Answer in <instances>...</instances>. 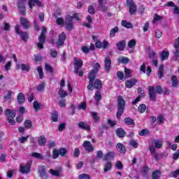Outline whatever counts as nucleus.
<instances>
[{
	"label": "nucleus",
	"mask_w": 179,
	"mask_h": 179,
	"mask_svg": "<svg viewBox=\"0 0 179 179\" xmlns=\"http://www.w3.org/2000/svg\"><path fill=\"white\" fill-rule=\"evenodd\" d=\"M171 80L172 83V87H173L174 89H177V87H178L179 86L178 78H177L176 76H172Z\"/></svg>",
	"instance_id": "18"
},
{
	"label": "nucleus",
	"mask_w": 179,
	"mask_h": 179,
	"mask_svg": "<svg viewBox=\"0 0 179 179\" xmlns=\"http://www.w3.org/2000/svg\"><path fill=\"white\" fill-rule=\"evenodd\" d=\"M124 124H126V125H134V124H135L134 119H131L130 117L124 118Z\"/></svg>",
	"instance_id": "36"
},
{
	"label": "nucleus",
	"mask_w": 179,
	"mask_h": 179,
	"mask_svg": "<svg viewBox=\"0 0 179 179\" xmlns=\"http://www.w3.org/2000/svg\"><path fill=\"white\" fill-rule=\"evenodd\" d=\"M57 55H58V52L55 50L51 49L50 57H52V58H57Z\"/></svg>",
	"instance_id": "57"
},
{
	"label": "nucleus",
	"mask_w": 179,
	"mask_h": 179,
	"mask_svg": "<svg viewBox=\"0 0 179 179\" xmlns=\"http://www.w3.org/2000/svg\"><path fill=\"white\" fill-rule=\"evenodd\" d=\"M137 83H138V80H136V79L127 80L125 82V85H126V87H127L128 89H131V87H132L133 86H135V85H136Z\"/></svg>",
	"instance_id": "20"
},
{
	"label": "nucleus",
	"mask_w": 179,
	"mask_h": 179,
	"mask_svg": "<svg viewBox=\"0 0 179 179\" xmlns=\"http://www.w3.org/2000/svg\"><path fill=\"white\" fill-rule=\"evenodd\" d=\"M116 148L118 152H120V153H125V152H127V149L125 148V146L123 145V144L121 143H117L116 145Z\"/></svg>",
	"instance_id": "25"
},
{
	"label": "nucleus",
	"mask_w": 179,
	"mask_h": 179,
	"mask_svg": "<svg viewBox=\"0 0 179 179\" xmlns=\"http://www.w3.org/2000/svg\"><path fill=\"white\" fill-rule=\"evenodd\" d=\"M169 52H166V51L162 52L161 54V60L164 61L166 58H169Z\"/></svg>",
	"instance_id": "45"
},
{
	"label": "nucleus",
	"mask_w": 179,
	"mask_h": 179,
	"mask_svg": "<svg viewBox=\"0 0 179 179\" xmlns=\"http://www.w3.org/2000/svg\"><path fill=\"white\" fill-rule=\"evenodd\" d=\"M115 134L118 138H124L126 135V132L124 130H123L122 128H118L115 131Z\"/></svg>",
	"instance_id": "21"
},
{
	"label": "nucleus",
	"mask_w": 179,
	"mask_h": 179,
	"mask_svg": "<svg viewBox=\"0 0 179 179\" xmlns=\"http://www.w3.org/2000/svg\"><path fill=\"white\" fill-rule=\"evenodd\" d=\"M88 13L90 15H94L96 13V8H94V6H88Z\"/></svg>",
	"instance_id": "47"
},
{
	"label": "nucleus",
	"mask_w": 179,
	"mask_h": 179,
	"mask_svg": "<svg viewBox=\"0 0 179 179\" xmlns=\"http://www.w3.org/2000/svg\"><path fill=\"white\" fill-rule=\"evenodd\" d=\"M31 157H34V159H38V160H44V157L43 155L38 152H32L31 154Z\"/></svg>",
	"instance_id": "28"
},
{
	"label": "nucleus",
	"mask_w": 179,
	"mask_h": 179,
	"mask_svg": "<svg viewBox=\"0 0 179 179\" xmlns=\"http://www.w3.org/2000/svg\"><path fill=\"white\" fill-rule=\"evenodd\" d=\"M148 134H149V130H148L146 129L141 130V131L140 133H138L140 136H145V135H148Z\"/></svg>",
	"instance_id": "60"
},
{
	"label": "nucleus",
	"mask_w": 179,
	"mask_h": 179,
	"mask_svg": "<svg viewBox=\"0 0 179 179\" xmlns=\"http://www.w3.org/2000/svg\"><path fill=\"white\" fill-rule=\"evenodd\" d=\"M38 173L41 179L48 178V174H47V171L45 170V166H41L38 167Z\"/></svg>",
	"instance_id": "6"
},
{
	"label": "nucleus",
	"mask_w": 179,
	"mask_h": 179,
	"mask_svg": "<svg viewBox=\"0 0 179 179\" xmlns=\"http://www.w3.org/2000/svg\"><path fill=\"white\" fill-rule=\"evenodd\" d=\"M66 149H65V148H60L59 150V155H60V156H65V155H66Z\"/></svg>",
	"instance_id": "62"
},
{
	"label": "nucleus",
	"mask_w": 179,
	"mask_h": 179,
	"mask_svg": "<svg viewBox=\"0 0 179 179\" xmlns=\"http://www.w3.org/2000/svg\"><path fill=\"white\" fill-rule=\"evenodd\" d=\"M79 179H90V176L88 174L83 173L79 176Z\"/></svg>",
	"instance_id": "64"
},
{
	"label": "nucleus",
	"mask_w": 179,
	"mask_h": 179,
	"mask_svg": "<svg viewBox=\"0 0 179 179\" xmlns=\"http://www.w3.org/2000/svg\"><path fill=\"white\" fill-rule=\"evenodd\" d=\"M156 149H161V148L163 146V142L160 140L155 141L154 142Z\"/></svg>",
	"instance_id": "39"
},
{
	"label": "nucleus",
	"mask_w": 179,
	"mask_h": 179,
	"mask_svg": "<svg viewBox=\"0 0 179 179\" xmlns=\"http://www.w3.org/2000/svg\"><path fill=\"white\" fill-rule=\"evenodd\" d=\"M51 118L53 122H58V113L54 112L53 113H52Z\"/></svg>",
	"instance_id": "43"
},
{
	"label": "nucleus",
	"mask_w": 179,
	"mask_h": 179,
	"mask_svg": "<svg viewBox=\"0 0 179 179\" xmlns=\"http://www.w3.org/2000/svg\"><path fill=\"white\" fill-rule=\"evenodd\" d=\"M38 143L39 146H45V143H47V138H45V136H41L38 140Z\"/></svg>",
	"instance_id": "23"
},
{
	"label": "nucleus",
	"mask_w": 179,
	"mask_h": 179,
	"mask_svg": "<svg viewBox=\"0 0 179 179\" xmlns=\"http://www.w3.org/2000/svg\"><path fill=\"white\" fill-rule=\"evenodd\" d=\"M92 117L94 118L95 122H97V121L100 120V117L97 115V113L96 112H92Z\"/></svg>",
	"instance_id": "52"
},
{
	"label": "nucleus",
	"mask_w": 179,
	"mask_h": 179,
	"mask_svg": "<svg viewBox=\"0 0 179 179\" xmlns=\"http://www.w3.org/2000/svg\"><path fill=\"white\" fill-rule=\"evenodd\" d=\"M124 110H125V100L120 95L117 96V112L116 113V117L118 120H120L121 115L124 114Z\"/></svg>",
	"instance_id": "3"
},
{
	"label": "nucleus",
	"mask_w": 179,
	"mask_h": 179,
	"mask_svg": "<svg viewBox=\"0 0 179 179\" xmlns=\"http://www.w3.org/2000/svg\"><path fill=\"white\" fill-rule=\"evenodd\" d=\"M163 75H164V66L163 64H161L159 67L158 70V78L159 79H161L163 78Z\"/></svg>",
	"instance_id": "26"
},
{
	"label": "nucleus",
	"mask_w": 179,
	"mask_h": 179,
	"mask_svg": "<svg viewBox=\"0 0 179 179\" xmlns=\"http://www.w3.org/2000/svg\"><path fill=\"white\" fill-rule=\"evenodd\" d=\"M20 23L24 29L27 30L30 27V22H29V20L27 19L22 17L20 18Z\"/></svg>",
	"instance_id": "15"
},
{
	"label": "nucleus",
	"mask_w": 179,
	"mask_h": 179,
	"mask_svg": "<svg viewBox=\"0 0 179 179\" xmlns=\"http://www.w3.org/2000/svg\"><path fill=\"white\" fill-rule=\"evenodd\" d=\"M117 31H118L117 27H115L113 29H112L110 32V37H114V36H115V34L117 33Z\"/></svg>",
	"instance_id": "48"
},
{
	"label": "nucleus",
	"mask_w": 179,
	"mask_h": 179,
	"mask_svg": "<svg viewBox=\"0 0 179 179\" xmlns=\"http://www.w3.org/2000/svg\"><path fill=\"white\" fill-rule=\"evenodd\" d=\"M95 100H96V101H99V100H101V94L99 90H97L95 93Z\"/></svg>",
	"instance_id": "54"
},
{
	"label": "nucleus",
	"mask_w": 179,
	"mask_h": 179,
	"mask_svg": "<svg viewBox=\"0 0 179 179\" xmlns=\"http://www.w3.org/2000/svg\"><path fill=\"white\" fill-rule=\"evenodd\" d=\"M161 174L160 171H153L152 174V179H160Z\"/></svg>",
	"instance_id": "34"
},
{
	"label": "nucleus",
	"mask_w": 179,
	"mask_h": 179,
	"mask_svg": "<svg viewBox=\"0 0 179 179\" xmlns=\"http://www.w3.org/2000/svg\"><path fill=\"white\" fill-rule=\"evenodd\" d=\"M44 89H45V82H42L41 83H40L39 85H38L36 86L37 92H44Z\"/></svg>",
	"instance_id": "31"
},
{
	"label": "nucleus",
	"mask_w": 179,
	"mask_h": 179,
	"mask_svg": "<svg viewBox=\"0 0 179 179\" xmlns=\"http://www.w3.org/2000/svg\"><path fill=\"white\" fill-rule=\"evenodd\" d=\"M20 33V36H21L22 40H23L24 41H27V40H29V34L27 32L21 31Z\"/></svg>",
	"instance_id": "32"
},
{
	"label": "nucleus",
	"mask_w": 179,
	"mask_h": 179,
	"mask_svg": "<svg viewBox=\"0 0 179 179\" xmlns=\"http://www.w3.org/2000/svg\"><path fill=\"white\" fill-rule=\"evenodd\" d=\"M8 94L4 96V100H10L12 99V91H7Z\"/></svg>",
	"instance_id": "55"
},
{
	"label": "nucleus",
	"mask_w": 179,
	"mask_h": 179,
	"mask_svg": "<svg viewBox=\"0 0 179 179\" xmlns=\"http://www.w3.org/2000/svg\"><path fill=\"white\" fill-rule=\"evenodd\" d=\"M66 38V34H65L64 32H62L58 36V41L57 45H64V43Z\"/></svg>",
	"instance_id": "13"
},
{
	"label": "nucleus",
	"mask_w": 179,
	"mask_h": 179,
	"mask_svg": "<svg viewBox=\"0 0 179 179\" xmlns=\"http://www.w3.org/2000/svg\"><path fill=\"white\" fill-rule=\"evenodd\" d=\"M113 169V165L111 164V162H107L105 164V168L103 169L104 173H107L108 171H110Z\"/></svg>",
	"instance_id": "37"
},
{
	"label": "nucleus",
	"mask_w": 179,
	"mask_h": 179,
	"mask_svg": "<svg viewBox=\"0 0 179 179\" xmlns=\"http://www.w3.org/2000/svg\"><path fill=\"white\" fill-rule=\"evenodd\" d=\"M173 47L175 48L173 59L174 61H178L179 59V47L177 44H174Z\"/></svg>",
	"instance_id": "24"
},
{
	"label": "nucleus",
	"mask_w": 179,
	"mask_h": 179,
	"mask_svg": "<svg viewBox=\"0 0 179 179\" xmlns=\"http://www.w3.org/2000/svg\"><path fill=\"white\" fill-rule=\"evenodd\" d=\"M125 45H127L125 40H122L116 43V47L119 51H124V50H125Z\"/></svg>",
	"instance_id": "17"
},
{
	"label": "nucleus",
	"mask_w": 179,
	"mask_h": 179,
	"mask_svg": "<svg viewBox=\"0 0 179 179\" xmlns=\"http://www.w3.org/2000/svg\"><path fill=\"white\" fill-rule=\"evenodd\" d=\"M171 177H173L174 178H177V177H178L179 176V169H177L171 172Z\"/></svg>",
	"instance_id": "61"
},
{
	"label": "nucleus",
	"mask_w": 179,
	"mask_h": 179,
	"mask_svg": "<svg viewBox=\"0 0 179 179\" xmlns=\"http://www.w3.org/2000/svg\"><path fill=\"white\" fill-rule=\"evenodd\" d=\"M62 171V169L59 168V169L54 171L53 169H50L49 173L52 174V176H55V177H59V173Z\"/></svg>",
	"instance_id": "29"
},
{
	"label": "nucleus",
	"mask_w": 179,
	"mask_h": 179,
	"mask_svg": "<svg viewBox=\"0 0 179 179\" xmlns=\"http://www.w3.org/2000/svg\"><path fill=\"white\" fill-rule=\"evenodd\" d=\"M78 127L81 129H85V131H90V126H89L86 122H80L78 123Z\"/></svg>",
	"instance_id": "22"
},
{
	"label": "nucleus",
	"mask_w": 179,
	"mask_h": 179,
	"mask_svg": "<svg viewBox=\"0 0 179 179\" xmlns=\"http://www.w3.org/2000/svg\"><path fill=\"white\" fill-rule=\"evenodd\" d=\"M127 6L129 8V12L130 15H135L136 13V4L134 2V0H127Z\"/></svg>",
	"instance_id": "4"
},
{
	"label": "nucleus",
	"mask_w": 179,
	"mask_h": 179,
	"mask_svg": "<svg viewBox=\"0 0 179 179\" xmlns=\"http://www.w3.org/2000/svg\"><path fill=\"white\" fill-rule=\"evenodd\" d=\"M5 114L8 118H15L16 117V110L13 109H6Z\"/></svg>",
	"instance_id": "14"
},
{
	"label": "nucleus",
	"mask_w": 179,
	"mask_h": 179,
	"mask_svg": "<svg viewBox=\"0 0 179 179\" xmlns=\"http://www.w3.org/2000/svg\"><path fill=\"white\" fill-rule=\"evenodd\" d=\"M20 66L21 69H22V71H24L25 72H29V71H30V66L29 65L22 64L20 65Z\"/></svg>",
	"instance_id": "50"
},
{
	"label": "nucleus",
	"mask_w": 179,
	"mask_h": 179,
	"mask_svg": "<svg viewBox=\"0 0 179 179\" xmlns=\"http://www.w3.org/2000/svg\"><path fill=\"white\" fill-rule=\"evenodd\" d=\"M117 61L120 62V64H127L129 62V58L125 57H122L117 59Z\"/></svg>",
	"instance_id": "33"
},
{
	"label": "nucleus",
	"mask_w": 179,
	"mask_h": 179,
	"mask_svg": "<svg viewBox=\"0 0 179 179\" xmlns=\"http://www.w3.org/2000/svg\"><path fill=\"white\" fill-rule=\"evenodd\" d=\"M24 125L25 127V128H27V129H30V128H31L33 127V124L31 122V120H27L24 122Z\"/></svg>",
	"instance_id": "40"
},
{
	"label": "nucleus",
	"mask_w": 179,
	"mask_h": 179,
	"mask_svg": "<svg viewBox=\"0 0 179 179\" xmlns=\"http://www.w3.org/2000/svg\"><path fill=\"white\" fill-rule=\"evenodd\" d=\"M115 153L114 152H108L106 155H104L103 160L108 162L109 160H114V157Z\"/></svg>",
	"instance_id": "19"
},
{
	"label": "nucleus",
	"mask_w": 179,
	"mask_h": 179,
	"mask_svg": "<svg viewBox=\"0 0 179 179\" xmlns=\"http://www.w3.org/2000/svg\"><path fill=\"white\" fill-rule=\"evenodd\" d=\"M34 109L35 110V111H38V110H40V108H41V105H40V103H38V101H34Z\"/></svg>",
	"instance_id": "41"
},
{
	"label": "nucleus",
	"mask_w": 179,
	"mask_h": 179,
	"mask_svg": "<svg viewBox=\"0 0 179 179\" xmlns=\"http://www.w3.org/2000/svg\"><path fill=\"white\" fill-rule=\"evenodd\" d=\"M136 45V41L134 39H131V41H129L128 43V47L129 48H134Z\"/></svg>",
	"instance_id": "49"
},
{
	"label": "nucleus",
	"mask_w": 179,
	"mask_h": 179,
	"mask_svg": "<svg viewBox=\"0 0 179 179\" xmlns=\"http://www.w3.org/2000/svg\"><path fill=\"white\" fill-rule=\"evenodd\" d=\"M28 5L30 9H31L33 6H36V5L38 8H43V3L40 0H28Z\"/></svg>",
	"instance_id": "9"
},
{
	"label": "nucleus",
	"mask_w": 179,
	"mask_h": 179,
	"mask_svg": "<svg viewBox=\"0 0 179 179\" xmlns=\"http://www.w3.org/2000/svg\"><path fill=\"white\" fill-rule=\"evenodd\" d=\"M139 113H145V110H146V105L142 103L138 106V108Z\"/></svg>",
	"instance_id": "51"
},
{
	"label": "nucleus",
	"mask_w": 179,
	"mask_h": 179,
	"mask_svg": "<svg viewBox=\"0 0 179 179\" xmlns=\"http://www.w3.org/2000/svg\"><path fill=\"white\" fill-rule=\"evenodd\" d=\"M59 95L62 99H64V97H66V96H68V92H65L62 88H60L59 90Z\"/></svg>",
	"instance_id": "38"
},
{
	"label": "nucleus",
	"mask_w": 179,
	"mask_h": 179,
	"mask_svg": "<svg viewBox=\"0 0 179 179\" xmlns=\"http://www.w3.org/2000/svg\"><path fill=\"white\" fill-rule=\"evenodd\" d=\"M38 43H37V47L39 50H43L44 46L43 45L45 43V35L41 34L38 37Z\"/></svg>",
	"instance_id": "10"
},
{
	"label": "nucleus",
	"mask_w": 179,
	"mask_h": 179,
	"mask_svg": "<svg viewBox=\"0 0 179 179\" xmlns=\"http://www.w3.org/2000/svg\"><path fill=\"white\" fill-rule=\"evenodd\" d=\"M89 85L87 87L88 90H93V89H96L100 90L103 87V84L101 81L99 79H96V76H89Z\"/></svg>",
	"instance_id": "1"
},
{
	"label": "nucleus",
	"mask_w": 179,
	"mask_h": 179,
	"mask_svg": "<svg viewBox=\"0 0 179 179\" xmlns=\"http://www.w3.org/2000/svg\"><path fill=\"white\" fill-rule=\"evenodd\" d=\"M37 71L38 72V74H39V78L41 79H43V78H44V73L43 72V67L41 66H38L37 67Z\"/></svg>",
	"instance_id": "44"
},
{
	"label": "nucleus",
	"mask_w": 179,
	"mask_h": 179,
	"mask_svg": "<svg viewBox=\"0 0 179 179\" xmlns=\"http://www.w3.org/2000/svg\"><path fill=\"white\" fill-rule=\"evenodd\" d=\"M52 153H53V159H58V157H59V150L54 149Z\"/></svg>",
	"instance_id": "53"
},
{
	"label": "nucleus",
	"mask_w": 179,
	"mask_h": 179,
	"mask_svg": "<svg viewBox=\"0 0 179 179\" xmlns=\"http://www.w3.org/2000/svg\"><path fill=\"white\" fill-rule=\"evenodd\" d=\"M94 69L90 71L89 76H96V74L99 73V69H100V64L96 63L93 66Z\"/></svg>",
	"instance_id": "12"
},
{
	"label": "nucleus",
	"mask_w": 179,
	"mask_h": 179,
	"mask_svg": "<svg viewBox=\"0 0 179 179\" xmlns=\"http://www.w3.org/2000/svg\"><path fill=\"white\" fill-rule=\"evenodd\" d=\"M45 69L46 72H50V73H52V72H54V69H52V66H51L50 64L47 63L45 64Z\"/></svg>",
	"instance_id": "42"
},
{
	"label": "nucleus",
	"mask_w": 179,
	"mask_h": 179,
	"mask_svg": "<svg viewBox=\"0 0 179 179\" xmlns=\"http://www.w3.org/2000/svg\"><path fill=\"white\" fill-rule=\"evenodd\" d=\"M159 20H162V16L155 14L154 18H153V23H156V22H159Z\"/></svg>",
	"instance_id": "59"
},
{
	"label": "nucleus",
	"mask_w": 179,
	"mask_h": 179,
	"mask_svg": "<svg viewBox=\"0 0 179 179\" xmlns=\"http://www.w3.org/2000/svg\"><path fill=\"white\" fill-rule=\"evenodd\" d=\"M31 169V161H29L26 164L20 166V171L22 174H29Z\"/></svg>",
	"instance_id": "5"
},
{
	"label": "nucleus",
	"mask_w": 179,
	"mask_h": 179,
	"mask_svg": "<svg viewBox=\"0 0 179 179\" xmlns=\"http://www.w3.org/2000/svg\"><path fill=\"white\" fill-rule=\"evenodd\" d=\"M163 93V89L162 88L161 86L157 85L155 88V87L153 86H150L148 87V94H149V98L151 101H156V99L157 97V94H162Z\"/></svg>",
	"instance_id": "2"
},
{
	"label": "nucleus",
	"mask_w": 179,
	"mask_h": 179,
	"mask_svg": "<svg viewBox=\"0 0 179 179\" xmlns=\"http://www.w3.org/2000/svg\"><path fill=\"white\" fill-rule=\"evenodd\" d=\"M27 139H29V136H27L26 137L22 136L19 138V142H20V143H24L25 142H27Z\"/></svg>",
	"instance_id": "63"
},
{
	"label": "nucleus",
	"mask_w": 179,
	"mask_h": 179,
	"mask_svg": "<svg viewBox=\"0 0 179 179\" xmlns=\"http://www.w3.org/2000/svg\"><path fill=\"white\" fill-rule=\"evenodd\" d=\"M83 146L87 150V152H93L94 150V148H93V145H92V143L88 141H84Z\"/></svg>",
	"instance_id": "11"
},
{
	"label": "nucleus",
	"mask_w": 179,
	"mask_h": 179,
	"mask_svg": "<svg viewBox=\"0 0 179 179\" xmlns=\"http://www.w3.org/2000/svg\"><path fill=\"white\" fill-rule=\"evenodd\" d=\"M115 166L118 170H122V169H124V166L122 165V163H121L120 161H117L115 164Z\"/></svg>",
	"instance_id": "58"
},
{
	"label": "nucleus",
	"mask_w": 179,
	"mask_h": 179,
	"mask_svg": "<svg viewBox=\"0 0 179 179\" xmlns=\"http://www.w3.org/2000/svg\"><path fill=\"white\" fill-rule=\"evenodd\" d=\"M72 20H73V17L71 15L66 16L65 21L66 29L69 31L73 29V22H72Z\"/></svg>",
	"instance_id": "7"
},
{
	"label": "nucleus",
	"mask_w": 179,
	"mask_h": 179,
	"mask_svg": "<svg viewBox=\"0 0 179 179\" xmlns=\"http://www.w3.org/2000/svg\"><path fill=\"white\" fill-rule=\"evenodd\" d=\"M66 100H65L64 99H61L60 101H59V107H61L62 108H65V107H66Z\"/></svg>",
	"instance_id": "46"
},
{
	"label": "nucleus",
	"mask_w": 179,
	"mask_h": 179,
	"mask_svg": "<svg viewBox=\"0 0 179 179\" xmlns=\"http://www.w3.org/2000/svg\"><path fill=\"white\" fill-rule=\"evenodd\" d=\"M74 73L78 75L79 73V69L83 66V62L80 59H76V58L74 57Z\"/></svg>",
	"instance_id": "8"
},
{
	"label": "nucleus",
	"mask_w": 179,
	"mask_h": 179,
	"mask_svg": "<svg viewBox=\"0 0 179 179\" xmlns=\"http://www.w3.org/2000/svg\"><path fill=\"white\" fill-rule=\"evenodd\" d=\"M104 64L106 71L110 72V69H111V59H110V57H106Z\"/></svg>",
	"instance_id": "16"
},
{
	"label": "nucleus",
	"mask_w": 179,
	"mask_h": 179,
	"mask_svg": "<svg viewBox=\"0 0 179 179\" xmlns=\"http://www.w3.org/2000/svg\"><path fill=\"white\" fill-rule=\"evenodd\" d=\"M143 176H146L148 173H149V167L143 166L142 169Z\"/></svg>",
	"instance_id": "56"
},
{
	"label": "nucleus",
	"mask_w": 179,
	"mask_h": 179,
	"mask_svg": "<svg viewBox=\"0 0 179 179\" xmlns=\"http://www.w3.org/2000/svg\"><path fill=\"white\" fill-rule=\"evenodd\" d=\"M122 26L126 27L127 29H132V24L128 22L127 20H122L121 22Z\"/></svg>",
	"instance_id": "35"
},
{
	"label": "nucleus",
	"mask_w": 179,
	"mask_h": 179,
	"mask_svg": "<svg viewBox=\"0 0 179 179\" xmlns=\"http://www.w3.org/2000/svg\"><path fill=\"white\" fill-rule=\"evenodd\" d=\"M124 79H128L129 78H132V71L131 69H127V67H124Z\"/></svg>",
	"instance_id": "27"
},
{
	"label": "nucleus",
	"mask_w": 179,
	"mask_h": 179,
	"mask_svg": "<svg viewBox=\"0 0 179 179\" xmlns=\"http://www.w3.org/2000/svg\"><path fill=\"white\" fill-rule=\"evenodd\" d=\"M17 100L19 104H23V103H24V94H23V93H19L17 96Z\"/></svg>",
	"instance_id": "30"
}]
</instances>
